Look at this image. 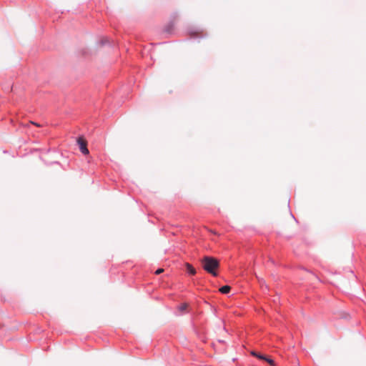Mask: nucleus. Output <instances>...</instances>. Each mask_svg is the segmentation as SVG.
<instances>
[{
  "label": "nucleus",
  "instance_id": "obj_1",
  "mask_svg": "<svg viewBox=\"0 0 366 366\" xmlns=\"http://www.w3.org/2000/svg\"><path fill=\"white\" fill-rule=\"evenodd\" d=\"M203 269L212 276H217V269L219 267V262L217 259L211 256H204L201 260Z\"/></svg>",
  "mask_w": 366,
  "mask_h": 366
},
{
  "label": "nucleus",
  "instance_id": "obj_2",
  "mask_svg": "<svg viewBox=\"0 0 366 366\" xmlns=\"http://www.w3.org/2000/svg\"><path fill=\"white\" fill-rule=\"evenodd\" d=\"M177 16V15L176 14H174L173 16H172V18L173 19H174ZM174 20H171L164 27V31L167 34H172V32H173V30H174Z\"/></svg>",
  "mask_w": 366,
  "mask_h": 366
},
{
  "label": "nucleus",
  "instance_id": "obj_3",
  "mask_svg": "<svg viewBox=\"0 0 366 366\" xmlns=\"http://www.w3.org/2000/svg\"><path fill=\"white\" fill-rule=\"evenodd\" d=\"M77 143L81 152L84 154H88L89 152L86 147V142L79 137L77 139Z\"/></svg>",
  "mask_w": 366,
  "mask_h": 366
},
{
  "label": "nucleus",
  "instance_id": "obj_4",
  "mask_svg": "<svg viewBox=\"0 0 366 366\" xmlns=\"http://www.w3.org/2000/svg\"><path fill=\"white\" fill-rule=\"evenodd\" d=\"M186 267H187V272L191 274V275H194L196 274V269H194V267L191 265L189 263H187L186 264Z\"/></svg>",
  "mask_w": 366,
  "mask_h": 366
},
{
  "label": "nucleus",
  "instance_id": "obj_5",
  "mask_svg": "<svg viewBox=\"0 0 366 366\" xmlns=\"http://www.w3.org/2000/svg\"><path fill=\"white\" fill-rule=\"evenodd\" d=\"M230 290L231 287L229 285H224L219 288V292L222 294H228Z\"/></svg>",
  "mask_w": 366,
  "mask_h": 366
},
{
  "label": "nucleus",
  "instance_id": "obj_6",
  "mask_svg": "<svg viewBox=\"0 0 366 366\" xmlns=\"http://www.w3.org/2000/svg\"><path fill=\"white\" fill-rule=\"evenodd\" d=\"M203 37H204V35L199 36L198 32H197V31L191 32V39L203 38Z\"/></svg>",
  "mask_w": 366,
  "mask_h": 366
},
{
  "label": "nucleus",
  "instance_id": "obj_7",
  "mask_svg": "<svg viewBox=\"0 0 366 366\" xmlns=\"http://www.w3.org/2000/svg\"><path fill=\"white\" fill-rule=\"evenodd\" d=\"M252 355L254 357H257V358L260 360H264L265 358V356L261 354H258L256 352H252Z\"/></svg>",
  "mask_w": 366,
  "mask_h": 366
},
{
  "label": "nucleus",
  "instance_id": "obj_8",
  "mask_svg": "<svg viewBox=\"0 0 366 366\" xmlns=\"http://www.w3.org/2000/svg\"><path fill=\"white\" fill-rule=\"evenodd\" d=\"M264 360L267 362L272 366L274 365V361L272 359L269 358V357H267L265 356V358L264 359Z\"/></svg>",
  "mask_w": 366,
  "mask_h": 366
},
{
  "label": "nucleus",
  "instance_id": "obj_9",
  "mask_svg": "<svg viewBox=\"0 0 366 366\" xmlns=\"http://www.w3.org/2000/svg\"><path fill=\"white\" fill-rule=\"evenodd\" d=\"M187 308V305L186 303L182 304L181 305L179 306V310L181 312L186 310Z\"/></svg>",
  "mask_w": 366,
  "mask_h": 366
},
{
  "label": "nucleus",
  "instance_id": "obj_10",
  "mask_svg": "<svg viewBox=\"0 0 366 366\" xmlns=\"http://www.w3.org/2000/svg\"><path fill=\"white\" fill-rule=\"evenodd\" d=\"M99 43L102 46H104L107 44H109V39L107 38H104L100 40Z\"/></svg>",
  "mask_w": 366,
  "mask_h": 366
},
{
  "label": "nucleus",
  "instance_id": "obj_11",
  "mask_svg": "<svg viewBox=\"0 0 366 366\" xmlns=\"http://www.w3.org/2000/svg\"><path fill=\"white\" fill-rule=\"evenodd\" d=\"M163 269L159 268L156 270L155 274H159L163 272Z\"/></svg>",
  "mask_w": 366,
  "mask_h": 366
},
{
  "label": "nucleus",
  "instance_id": "obj_12",
  "mask_svg": "<svg viewBox=\"0 0 366 366\" xmlns=\"http://www.w3.org/2000/svg\"><path fill=\"white\" fill-rule=\"evenodd\" d=\"M291 215H292V218H293L295 221H297V219H295V216H294L292 214H291Z\"/></svg>",
  "mask_w": 366,
  "mask_h": 366
}]
</instances>
